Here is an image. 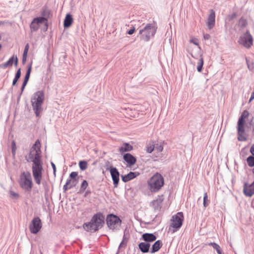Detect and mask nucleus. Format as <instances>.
I'll use <instances>...</instances> for the list:
<instances>
[{"label": "nucleus", "mask_w": 254, "mask_h": 254, "mask_svg": "<svg viewBox=\"0 0 254 254\" xmlns=\"http://www.w3.org/2000/svg\"><path fill=\"white\" fill-rule=\"evenodd\" d=\"M30 149V152L28 154V158H26L27 162H32L33 163L32 166V175L36 183L38 185L41 184L42 179L43 161L42 160L41 153L38 152H33Z\"/></svg>", "instance_id": "f257e3e1"}, {"label": "nucleus", "mask_w": 254, "mask_h": 254, "mask_svg": "<svg viewBox=\"0 0 254 254\" xmlns=\"http://www.w3.org/2000/svg\"><path fill=\"white\" fill-rule=\"evenodd\" d=\"M105 224V217L102 212H97L92 217L90 221L84 223L83 228L91 233L98 231Z\"/></svg>", "instance_id": "f03ea898"}, {"label": "nucleus", "mask_w": 254, "mask_h": 254, "mask_svg": "<svg viewBox=\"0 0 254 254\" xmlns=\"http://www.w3.org/2000/svg\"><path fill=\"white\" fill-rule=\"evenodd\" d=\"M148 188L152 192L159 191L164 185V179L159 173H155L147 181Z\"/></svg>", "instance_id": "7ed1b4c3"}, {"label": "nucleus", "mask_w": 254, "mask_h": 254, "mask_svg": "<svg viewBox=\"0 0 254 254\" xmlns=\"http://www.w3.org/2000/svg\"><path fill=\"white\" fill-rule=\"evenodd\" d=\"M157 26L154 23H148L145 27L140 29L137 37L139 38L141 41L148 42L151 38L153 37L157 31Z\"/></svg>", "instance_id": "20e7f679"}, {"label": "nucleus", "mask_w": 254, "mask_h": 254, "mask_svg": "<svg viewBox=\"0 0 254 254\" xmlns=\"http://www.w3.org/2000/svg\"><path fill=\"white\" fill-rule=\"evenodd\" d=\"M45 99L44 92L43 90L36 92L31 97L32 108L37 117H39L42 111V105Z\"/></svg>", "instance_id": "39448f33"}, {"label": "nucleus", "mask_w": 254, "mask_h": 254, "mask_svg": "<svg viewBox=\"0 0 254 254\" xmlns=\"http://www.w3.org/2000/svg\"><path fill=\"white\" fill-rule=\"evenodd\" d=\"M20 187L26 191L30 192L33 187L31 173L29 172H22L20 176Z\"/></svg>", "instance_id": "423d86ee"}, {"label": "nucleus", "mask_w": 254, "mask_h": 254, "mask_svg": "<svg viewBox=\"0 0 254 254\" xmlns=\"http://www.w3.org/2000/svg\"><path fill=\"white\" fill-rule=\"evenodd\" d=\"M105 221L109 229L113 231L119 230L122 222L121 218L113 213L108 214Z\"/></svg>", "instance_id": "0eeeda50"}, {"label": "nucleus", "mask_w": 254, "mask_h": 254, "mask_svg": "<svg viewBox=\"0 0 254 254\" xmlns=\"http://www.w3.org/2000/svg\"><path fill=\"white\" fill-rule=\"evenodd\" d=\"M184 219V216L182 212H179L173 216L171 219L172 223L171 224V226L174 228L173 233L176 232L182 226Z\"/></svg>", "instance_id": "6e6552de"}, {"label": "nucleus", "mask_w": 254, "mask_h": 254, "mask_svg": "<svg viewBox=\"0 0 254 254\" xmlns=\"http://www.w3.org/2000/svg\"><path fill=\"white\" fill-rule=\"evenodd\" d=\"M238 43L247 49L252 47L253 45V37L249 30L246 31L244 36L240 37Z\"/></svg>", "instance_id": "1a4fd4ad"}, {"label": "nucleus", "mask_w": 254, "mask_h": 254, "mask_svg": "<svg viewBox=\"0 0 254 254\" xmlns=\"http://www.w3.org/2000/svg\"><path fill=\"white\" fill-rule=\"evenodd\" d=\"M42 224L41 219L38 217H34L29 224V230L33 234H37L41 230Z\"/></svg>", "instance_id": "9d476101"}, {"label": "nucleus", "mask_w": 254, "mask_h": 254, "mask_svg": "<svg viewBox=\"0 0 254 254\" xmlns=\"http://www.w3.org/2000/svg\"><path fill=\"white\" fill-rule=\"evenodd\" d=\"M106 170L110 171L111 176L113 182L114 187L117 188L120 181V173L117 168L111 166L106 168Z\"/></svg>", "instance_id": "9b49d317"}, {"label": "nucleus", "mask_w": 254, "mask_h": 254, "mask_svg": "<svg viewBox=\"0 0 254 254\" xmlns=\"http://www.w3.org/2000/svg\"><path fill=\"white\" fill-rule=\"evenodd\" d=\"M18 64V59L17 56L15 55H13L8 60L2 64H0V67L6 68L7 67H11L13 64L15 67H17Z\"/></svg>", "instance_id": "f8f14e48"}, {"label": "nucleus", "mask_w": 254, "mask_h": 254, "mask_svg": "<svg viewBox=\"0 0 254 254\" xmlns=\"http://www.w3.org/2000/svg\"><path fill=\"white\" fill-rule=\"evenodd\" d=\"M210 13L207 18L206 25L209 29H212L215 24V12L211 9L209 11Z\"/></svg>", "instance_id": "ddd939ff"}, {"label": "nucleus", "mask_w": 254, "mask_h": 254, "mask_svg": "<svg viewBox=\"0 0 254 254\" xmlns=\"http://www.w3.org/2000/svg\"><path fill=\"white\" fill-rule=\"evenodd\" d=\"M124 160L127 162V166L131 167L136 162V158L129 153H125L123 155Z\"/></svg>", "instance_id": "4468645a"}, {"label": "nucleus", "mask_w": 254, "mask_h": 254, "mask_svg": "<svg viewBox=\"0 0 254 254\" xmlns=\"http://www.w3.org/2000/svg\"><path fill=\"white\" fill-rule=\"evenodd\" d=\"M157 239L156 236L153 233H145L142 235L140 238L141 240L144 241L145 242L149 243L153 242Z\"/></svg>", "instance_id": "2eb2a0df"}, {"label": "nucleus", "mask_w": 254, "mask_h": 254, "mask_svg": "<svg viewBox=\"0 0 254 254\" xmlns=\"http://www.w3.org/2000/svg\"><path fill=\"white\" fill-rule=\"evenodd\" d=\"M139 173L137 172H129L127 174L121 176V179L123 182L127 183L139 175Z\"/></svg>", "instance_id": "dca6fc26"}, {"label": "nucleus", "mask_w": 254, "mask_h": 254, "mask_svg": "<svg viewBox=\"0 0 254 254\" xmlns=\"http://www.w3.org/2000/svg\"><path fill=\"white\" fill-rule=\"evenodd\" d=\"M249 185L247 182L244 183L243 193L246 196L251 197L254 194V188L253 187H249Z\"/></svg>", "instance_id": "f3484780"}, {"label": "nucleus", "mask_w": 254, "mask_h": 254, "mask_svg": "<svg viewBox=\"0 0 254 254\" xmlns=\"http://www.w3.org/2000/svg\"><path fill=\"white\" fill-rule=\"evenodd\" d=\"M73 22V18L72 15L68 13L66 14L64 20V29L69 28Z\"/></svg>", "instance_id": "a211bd4d"}, {"label": "nucleus", "mask_w": 254, "mask_h": 254, "mask_svg": "<svg viewBox=\"0 0 254 254\" xmlns=\"http://www.w3.org/2000/svg\"><path fill=\"white\" fill-rule=\"evenodd\" d=\"M41 15L40 17H43L45 21H48L51 15V10L47 6L45 5L42 8Z\"/></svg>", "instance_id": "6ab92c4d"}, {"label": "nucleus", "mask_w": 254, "mask_h": 254, "mask_svg": "<svg viewBox=\"0 0 254 254\" xmlns=\"http://www.w3.org/2000/svg\"><path fill=\"white\" fill-rule=\"evenodd\" d=\"M162 246L163 243L161 240H158L155 241L154 243L152 245L150 252L151 254H154L156 252H157L159 251Z\"/></svg>", "instance_id": "aec40b11"}, {"label": "nucleus", "mask_w": 254, "mask_h": 254, "mask_svg": "<svg viewBox=\"0 0 254 254\" xmlns=\"http://www.w3.org/2000/svg\"><path fill=\"white\" fill-rule=\"evenodd\" d=\"M138 249L142 253H147L149 252L150 244L146 242H141L138 245Z\"/></svg>", "instance_id": "412c9836"}, {"label": "nucleus", "mask_w": 254, "mask_h": 254, "mask_svg": "<svg viewBox=\"0 0 254 254\" xmlns=\"http://www.w3.org/2000/svg\"><path fill=\"white\" fill-rule=\"evenodd\" d=\"M132 149L133 146L131 145L129 143L125 142L119 148V151L120 153L123 154V153L130 151Z\"/></svg>", "instance_id": "4be33fe9"}, {"label": "nucleus", "mask_w": 254, "mask_h": 254, "mask_svg": "<svg viewBox=\"0 0 254 254\" xmlns=\"http://www.w3.org/2000/svg\"><path fill=\"white\" fill-rule=\"evenodd\" d=\"M31 149L34 150L35 152L37 151L41 153V143L39 139L36 140L34 144L32 146Z\"/></svg>", "instance_id": "5701e85b"}, {"label": "nucleus", "mask_w": 254, "mask_h": 254, "mask_svg": "<svg viewBox=\"0 0 254 254\" xmlns=\"http://www.w3.org/2000/svg\"><path fill=\"white\" fill-rule=\"evenodd\" d=\"M32 62H31L27 66L26 72L23 79H29L30 74L32 71Z\"/></svg>", "instance_id": "b1692460"}, {"label": "nucleus", "mask_w": 254, "mask_h": 254, "mask_svg": "<svg viewBox=\"0 0 254 254\" xmlns=\"http://www.w3.org/2000/svg\"><path fill=\"white\" fill-rule=\"evenodd\" d=\"M208 245L212 246L216 251L218 254H224L219 245L216 243H210Z\"/></svg>", "instance_id": "393cba45"}, {"label": "nucleus", "mask_w": 254, "mask_h": 254, "mask_svg": "<svg viewBox=\"0 0 254 254\" xmlns=\"http://www.w3.org/2000/svg\"><path fill=\"white\" fill-rule=\"evenodd\" d=\"M78 172H75V175L74 176V179L72 180L71 183L70 185V188H72L73 187H75L78 182Z\"/></svg>", "instance_id": "a878e982"}, {"label": "nucleus", "mask_w": 254, "mask_h": 254, "mask_svg": "<svg viewBox=\"0 0 254 254\" xmlns=\"http://www.w3.org/2000/svg\"><path fill=\"white\" fill-rule=\"evenodd\" d=\"M150 206L153 208L154 210H159L162 207V205L158 203L157 201H152L150 203Z\"/></svg>", "instance_id": "bb28decb"}, {"label": "nucleus", "mask_w": 254, "mask_h": 254, "mask_svg": "<svg viewBox=\"0 0 254 254\" xmlns=\"http://www.w3.org/2000/svg\"><path fill=\"white\" fill-rule=\"evenodd\" d=\"M247 162L248 166L250 167H254V156L252 154V155L249 156L247 158Z\"/></svg>", "instance_id": "cd10ccee"}, {"label": "nucleus", "mask_w": 254, "mask_h": 254, "mask_svg": "<svg viewBox=\"0 0 254 254\" xmlns=\"http://www.w3.org/2000/svg\"><path fill=\"white\" fill-rule=\"evenodd\" d=\"M32 21L33 23H35V24H37L38 25H39L40 24L44 23L45 21L43 17L37 16L34 18L32 20Z\"/></svg>", "instance_id": "c85d7f7f"}, {"label": "nucleus", "mask_w": 254, "mask_h": 254, "mask_svg": "<svg viewBox=\"0 0 254 254\" xmlns=\"http://www.w3.org/2000/svg\"><path fill=\"white\" fill-rule=\"evenodd\" d=\"M88 186V183L87 181L85 180H84L81 184L80 189L79 192L81 193V192H84L85 190L87 189Z\"/></svg>", "instance_id": "c756f323"}, {"label": "nucleus", "mask_w": 254, "mask_h": 254, "mask_svg": "<svg viewBox=\"0 0 254 254\" xmlns=\"http://www.w3.org/2000/svg\"><path fill=\"white\" fill-rule=\"evenodd\" d=\"M79 167L81 171L86 170L87 168V162L85 160H81L79 162Z\"/></svg>", "instance_id": "7c9ffc66"}, {"label": "nucleus", "mask_w": 254, "mask_h": 254, "mask_svg": "<svg viewBox=\"0 0 254 254\" xmlns=\"http://www.w3.org/2000/svg\"><path fill=\"white\" fill-rule=\"evenodd\" d=\"M248 24V22L247 19L244 18L242 17L239 20V26L241 28H244L246 27Z\"/></svg>", "instance_id": "2f4dec72"}, {"label": "nucleus", "mask_w": 254, "mask_h": 254, "mask_svg": "<svg viewBox=\"0 0 254 254\" xmlns=\"http://www.w3.org/2000/svg\"><path fill=\"white\" fill-rule=\"evenodd\" d=\"M30 28L31 32H35L39 29V25L37 24H35V23H33V21H32L30 24Z\"/></svg>", "instance_id": "473e14b6"}, {"label": "nucleus", "mask_w": 254, "mask_h": 254, "mask_svg": "<svg viewBox=\"0 0 254 254\" xmlns=\"http://www.w3.org/2000/svg\"><path fill=\"white\" fill-rule=\"evenodd\" d=\"M203 63V59L202 58H201L197 63V70L198 72H201L202 71Z\"/></svg>", "instance_id": "72a5a7b5"}, {"label": "nucleus", "mask_w": 254, "mask_h": 254, "mask_svg": "<svg viewBox=\"0 0 254 254\" xmlns=\"http://www.w3.org/2000/svg\"><path fill=\"white\" fill-rule=\"evenodd\" d=\"M238 135H241L245 132V125H237Z\"/></svg>", "instance_id": "f704fd0d"}, {"label": "nucleus", "mask_w": 254, "mask_h": 254, "mask_svg": "<svg viewBox=\"0 0 254 254\" xmlns=\"http://www.w3.org/2000/svg\"><path fill=\"white\" fill-rule=\"evenodd\" d=\"M75 175V172H72L69 176L68 178L67 179L65 184L70 185L71 183L72 180L74 179V176Z\"/></svg>", "instance_id": "c9c22d12"}, {"label": "nucleus", "mask_w": 254, "mask_h": 254, "mask_svg": "<svg viewBox=\"0 0 254 254\" xmlns=\"http://www.w3.org/2000/svg\"><path fill=\"white\" fill-rule=\"evenodd\" d=\"M9 197L12 199H18L19 197V195L18 193L15 192L13 191H9Z\"/></svg>", "instance_id": "e433bc0d"}, {"label": "nucleus", "mask_w": 254, "mask_h": 254, "mask_svg": "<svg viewBox=\"0 0 254 254\" xmlns=\"http://www.w3.org/2000/svg\"><path fill=\"white\" fill-rule=\"evenodd\" d=\"M11 146V152H12V156L13 157H14L15 156V154H16V143L14 141H12Z\"/></svg>", "instance_id": "4c0bfd02"}, {"label": "nucleus", "mask_w": 254, "mask_h": 254, "mask_svg": "<svg viewBox=\"0 0 254 254\" xmlns=\"http://www.w3.org/2000/svg\"><path fill=\"white\" fill-rule=\"evenodd\" d=\"M209 200L208 199V195L206 192L204 193L203 196V206L206 208L208 205Z\"/></svg>", "instance_id": "58836bf2"}, {"label": "nucleus", "mask_w": 254, "mask_h": 254, "mask_svg": "<svg viewBox=\"0 0 254 254\" xmlns=\"http://www.w3.org/2000/svg\"><path fill=\"white\" fill-rule=\"evenodd\" d=\"M246 61L249 69L251 70H253L254 68V64L253 62H251L247 57L246 58Z\"/></svg>", "instance_id": "ea45409f"}, {"label": "nucleus", "mask_w": 254, "mask_h": 254, "mask_svg": "<svg viewBox=\"0 0 254 254\" xmlns=\"http://www.w3.org/2000/svg\"><path fill=\"white\" fill-rule=\"evenodd\" d=\"M155 149L158 152H160L162 151L163 149V145L161 144L155 143Z\"/></svg>", "instance_id": "a19ab883"}, {"label": "nucleus", "mask_w": 254, "mask_h": 254, "mask_svg": "<svg viewBox=\"0 0 254 254\" xmlns=\"http://www.w3.org/2000/svg\"><path fill=\"white\" fill-rule=\"evenodd\" d=\"M28 81L29 80H23L22 85L21 87V93L20 94L19 97L18 98V100L20 99V96L22 94L23 91H24V88H25V86H26Z\"/></svg>", "instance_id": "79ce46f5"}, {"label": "nucleus", "mask_w": 254, "mask_h": 254, "mask_svg": "<svg viewBox=\"0 0 254 254\" xmlns=\"http://www.w3.org/2000/svg\"><path fill=\"white\" fill-rule=\"evenodd\" d=\"M21 68H18L17 71H16L14 78L13 79H19V78L21 77Z\"/></svg>", "instance_id": "37998d69"}, {"label": "nucleus", "mask_w": 254, "mask_h": 254, "mask_svg": "<svg viewBox=\"0 0 254 254\" xmlns=\"http://www.w3.org/2000/svg\"><path fill=\"white\" fill-rule=\"evenodd\" d=\"M135 31V28L133 25H131V27L127 31L126 34L128 35L133 34Z\"/></svg>", "instance_id": "c03bdc74"}, {"label": "nucleus", "mask_w": 254, "mask_h": 254, "mask_svg": "<svg viewBox=\"0 0 254 254\" xmlns=\"http://www.w3.org/2000/svg\"><path fill=\"white\" fill-rule=\"evenodd\" d=\"M155 149L154 144H153L147 147L146 151L147 153H151Z\"/></svg>", "instance_id": "a18cd8bd"}, {"label": "nucleus", "mask_w": 254, "mask_h": 254, "mask_svg": "<svg viewBox=\"0 0 254 254\" xmlns=\"http://www.w3.org/2000/svg\"><path fill=\"white\" fill-rule=\"evenodd\" d=\"M249 115V113L247 110H244L241 114L240 117L245 119L248 118Z\"/></svg>", "instance_id": "49530a36"}, {"label": "nucleus", "mask_w": 254, "mask_h": 254, "mask_svg": "<svg viewBox=\"0 0 254 254\" xmlns=\"http://www.w3.org/2000/svg\"><path fill=\"white\" fill-rule=\"evenodd\" d=\"M246 123L245 119H243L240 117L239 118L237 125H245Z\"/></svg>", "instance_id": "de8ad7c7"}, {"label": "nucleus", "mask_w": 254, "mask_h": 254, "mask_svg": "<svg viewBox=\"0 0 254 254\" xmlns=\"http://www.w3.org/2000/svg\"><path fill=\"white\" fill-rule=\"evenodd\" d=\"M236 17H237V13L236 12H234L232 14L229 15L228 16V19L229 21H230L233 20L235 18H236Z\"/></svg>", "instance_id": "09e8293b"}, {"label": "nucleus", "mask_w": 254, "mask_h": 254, "mask_svg": "<svg viewBox=\"0 0 254 254\" xmlns=\"http://www.w3.org/2000/svg\"><path fill=\"white\" fill-rule=\"evenodd\" d=\"M71 189V188H70V185H67V184H65L64 187H63V192H66V191L68 190H69Z\"/></svg>", "instance_id": "8fccbe9b"}, {"label": "nucleus", "mask_w": 254, "mask_h": 254, "mask_svg": "<svg viewBox=\"0 0 254 254\" xmlns=\"http://www.w3.org/2000/svg\"><path fill=\"white\" fill-rule=\"evenodd\" d=\"M238 139L239 141H246L247 140V138L245 136H243V134H242L240 136L238 135Z\"/></svg>", "instance_id": "3c124183"}, {"label": "nucleus", "mask_w": 254, "mask_h": 254, "mask_svg": "<svg viewBox=\"0 0 254 254\" xmlns=\"http://www.w3.org/2000/svg\"><path fill=\"white\" fill-rule=\"evenodd\" d=\"M51 166L52 167V168L53 169V174L55 176H56V167L55 164L53 162H51Z\"/></svg>", "instance_id": "603ef678"}, {"label": "nucleus", "mask_w": 254, "mask_h": 254, "mask_svg": "<svg viewBox=\"0 0 254 254\" xmlns=\"http://www.w3.org/2000/svg\"><path fill=\"white\" fill-rule=\"evenodd\" d=\"M153 200L157 201V202H158V203H159L160 204H161L162 205V202L163 201V198L159 196V198H158L156 200Z\"/></svg>", "instance_id": "864d4df0"}, {"label": "nucleus", "mask_w": 254, "mask_h": 254, "mask_svg": "<svg viewBox=\"0 0 254 254\" xmlns=\"http://www.w3.org/2000/svg\"><path fill=\"white\" fill-rule=\"evenodd\" d=\"M190 42L193 43L195 45L198 46L199 45V43L197 41V39H191L190 40Z\"/></svg>", "instance_id": "5fc2aeb1"}, {"label": "nucleus", "mask_w": 254, "mask_h": 254, "mask_svg": "<svg viewBox=\"0 0 254 254\" xmlns=\"http://www.w3.org/2000/svg\"><path fill=\"white\" fill-rule=\"evenodd\" d=\"M127 244V242H124V241H122L118 248V250H120L124 245L126 246Z\"/></svg>", "instance_id": "6e6d98bb"}, {"label": "nucleus", "mask_w": 254, "mask_h": 254, "mask_svg": "<svg viewBox=\"0 0 254 254\" xmlns=\"http://www.w3.org/2000/svg\"><path fill=\"white\" fill-rule=\"evenodd\" d=\"M44 31H46L47 30H48V21H45V22L44 23Z\"/></svg>", "instance_id": "4d7b16f0"}, {"label": "nucleus", "mask_w": 254, "mask_h": 254, "mask_svg": "<svg viewBox=\"0 0 254 254\" xmlns=\"http://www.w3.org/2000/svg\"><path fill=\"white\" fill-rule=\"evenodd\" d=\"M250 151V153L254 156V144L251 146Z\"/></svg>", "instance_id": "13d9d810"}, {"label": "nucleus", "mask_w": 254, "mask_h": 254, "mask_svg": "<svg viewBox=\"0 0 254 254\" xmlns=\"http://www.w3.org/2000/svg\"><path fill=\"white\" fill-rule=\"evenodd\" d=\"M203 38L205 40H208L210 38V35L209 34H205L203 35Z\"/></svg>", "instance_id": "bf43d9fd"}, {"label": "nucleus", "mask_w": 254, "mask_h": 254, "mask_svg": "<svg viewBox=\"0 0 254 254\" xmlns=\"http://www.w3.org/2000/svg\"><path fill=\"white\" fill-rule=\"evenodd\" d=\"M29 49V44H28V43H27V44L25 46L24 49V52H28Z\"/></svg>", "instance_id": "052dcab7"}, {"label": "nucleus", "mask_w": 254, "mask_h": 254, "mask_svg": "<svg viewBox=\"0 0 254 254\" xmlns=\"http://www.w3.org/2000/svg\"><path fill=\"white\" fill-rule=\"evenodd\" d=\"M91 193V191L90 190H87L85 192V194H84V196L85 197H86L88 194H90Z\"/></svg>", "instance_id": "680f3d73"}, {"label": "nucleus", "mask_w": 254, "mask_h": 254, "mask_svg": "<svg viewBox=\"0 0 254 254\" xmlns=\"http://www.w3.org/2000/svg\"><path fill=\"white\" fill-rule=\"evenodd\" d=\"M27 55H28V52H27L23 51V55H22V58H27Z\"/></svg>", "instance_id": "e2e57ef3"}, {"label": "nucleus", "mask_w": 254, "mask_h": 254, "mask_svg": "<svg viewBox=\"0 0 254 254\" xmlns=\"http://www.w3.org/2000/svg\"><path fill=\"white\" fill-rule=\"evenodd\" d=\"M9 23L8 21H0V26Z\"/></svg>", "instance_id": "0e129e2a"}, {"label": "nucleus", "mask_w": 254, "mask_h": 254, "mask_svg": "<svg viewBox=\"0 0 254 254\" xmlns=\"http://www.w3.org/2000/svg\"><path fill=\"white\" fill-rule=\"evenodd\" d=\"M26 60H27V58H22V64H25L26 62Z\"/></svg>", "instance_id": "69168bd1"}, {"label": "nucleus", "mask_w": 254, "mask_h": 254, "mask_svg": "<svg viewBox=\"0 0 254 254\" xmlns=\"http://www.w3.org/2000/svg\"><path fill=\"white\" fill-rule=\"evenodd\" d=\"M127 238L126 237V236H125V232H124V237H123V238L122 241H124V242H125L126 241H127Z\"/></svg>", "instance_id": "338daca9"}, {"label": "nucleus", "mask_w": 254, "mask_h": 254, "mask_svg": "<svg viewBox=\"0 0 254 254\" xmlns=\"http://www.w3.org/2000/svg\"><path fill=\"white\" fill-rule=\"evenodd\" d=\"M18 80H12V85L14 86L17 83Z\"/></svg>", "instance_id": "774afa93"}]
</instances>
